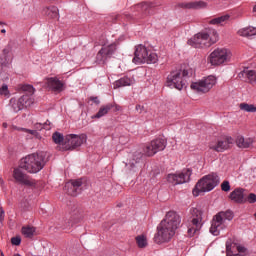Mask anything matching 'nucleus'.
<instances>
[{
  "mask_svg": "<svg viewBox=\"0 0 256 256\" xmlns=\"http://www.w3.org/2000/svg\"><path fill=\"white\" fill-rule=\"evenodd\" d=\"M115 51H117V42H114L109 45H104L101 48V50L98 52L96 59L100 63H105L107 61V59H109L111 57V55H113V53H115Z\"/></svg>",
  "mask_w": 256,
  "mask_h": 256,
  "instance_id": "f3484780",
  "label": "nucleus"
},
{
  "mask_svg": "<svg viewBox=\"0 0 256 256\" xmlns=\"http://www.w3.org/2000/svg\"><path fill=\"white\" fill-rule=\"evenodd\" d=\"M190 226L188 228V235L193 237L201 229V221H203V212L197 208H192L190 210Z\"/></svg>",
  "mask_w": 256,
  "mask_h": 256,
  "instance_id": "1a4fd4ad",
  "label": "nucleus"
},
{
  "mask_svg": "<svg viewBox=\"0 0 256 256\" xmlns=\"http://www.w3.org/2000/svg\"><path fill=\"white\" fill-rule=\"evenodd\" d=\"M10 129L12 131H23L24 133H29V135H33V137H36L37 139H39L41 137V136H39V132H37L36 130H29L26 128L17 127L15 125H11Z\"/></svg>",
  "mask_w": 256,
  "mask_h": 256,
  "instance_id": "cd10ccee",
  "label": "nucleus"
},
{
  "mask_svg": "<svg viewBox=\"0 0 256 256\" xmlns=\"http://www.w3.org/2000/svg\"><path fill=\"white\" fill-rule=\"evenodd\" d=\"M0 25H3V22H0Z\"/></svg>",
  "mask_w": 256,
  "mask_h": 256,
  "instance_id": "6e6d98bb",
  "label": "nucleus"
},
{
  "mask_svg": "<svg viewBox=\"0 0 256 256\" xmlns=\"http://www.w3.org/2000/svg\"><path fill=\"white\" fill-rule=\"evenodd\" d=\"M143 158V154L141 152H136L133 154V158L130 161V167H135V165H137V163L141 162V159Z\"/></svg>",
  "mask_w": 256,
  "mask_h": 256,
  "instance_id": "c9c22d12",
  "label": "nucleus"
},
{
  "mask_svg": "<svg viewBox=\"0 0 256 256\" xmlns=\"http://www.w3.org/2000/svg\"><path fill=\"white\" fill-rule=\"evenodd\" d=\"M217 83V78L215 76H208L198 82L191 84V89L197 91V93H209L213 86Z\"/></svg>",
  "mask_w": 256,
  "mask_h": 256,
  "instance_id": "9d476101",
  "label": "nucleus"
},
{
  "mask_svg": "<svg viewBox=\"0 0 256 256\" xmlns=\"http://www.w3.org/2000/svg\"><path fill=\"white\" fill-rule=\"evenodd\" d=\"M3 221H5V210L0 208V223H3Z\"/></svg>",
  "mask_w": 256,
  "mask_h": 256,
  "instance_id": "a18cd8bd",
  "label": "nucleus"
},
{
  "mask_svg": "<svg viewBox=\"0 0 256 256\" xmlns=\"http://www.w3.org/2000/svg\"><path fill=\"white\" fill-rule=\"evenodd\" d=\"M231 143H233V139L228 138L225 140L218 141L217 145H210V149H213V151H217V153H223V151L231 147Z\"/></svg>",
  "mask_w": 256,
  "mask_h": 256,
  "instance_id": "4be33fe9",
  "label": "nucleus"
},
{
  "mask_svg": "<svg viewBox=\"0 0 256 256\" xmlns=\"http://www.w3.org/2000/svg\"><path fill=\"white\" fill-rule=\"evenodd\" d=\"M67 227H71V224L64 226V229H67Z\"/></svg>",
  "mask_w": 256,
  "mask_h": 256,
  "instance_id": "8fccbe9b",
  "label": "nucleus"
},
{
  "mask_svg": "<svg viewBox=\"0 0 256 256\" xmlns=\"http://www.w3.org/2000/svg\"><path fill=\"white\" fill-rule=\"evenodd\" d=\"M47 159L45 152L29 154L20 161V169H24L27 173H39L45 167Z\"/></svg>",
  "mask_w": 256,
  "mask_h": 256,
  "instance_id": "f03ea898",
  "label": "nucleus"
},
{
  "mask_svg": "<svg viewBox=\"0 0 256 256\" xmlns=\"http://www.w3.org/2000/svg\"><path fill=\"white\" fill-rule=\"evenodd\" d=\"M46 85L47 87H49V89L55 91L56 93H61V91L65 89V83L55 77L48 78L46 81Z\"/></svg>",
  "mask_w": 256,
  "mask_h": 256,
  "instance_id": "6ab92c4d",
  "label": "nucleus"
},
{
  "mask_svg": "<svg viewBox=\"0 0 256 256\" xmlns=\"http://www.w3.org/2000/svg\"><path fill=\"white\" fill-rule=\"evenodd\" d=\"M9 53H11V50H9V48H5L3 50L2 57L0 58V62L2 65H5L9 63V61H11V55Z\"/></svg>",
  "mask_w": 256,
  "mask_h": 256,
  "instance_id": "473e14b6",
  "label": "nucleus"
},
{
  "mask_svg": "<svg viewBox=\"0 0 256 256\" xmlns=\"http://www.w3.org/2000/svg\"><path fill=\"white\" fill-rule=\"evenodd\" d=\"M255 27H246V28H242L238 31V35H240L241 37H251L255 34Z\"/></svg>",
  "mask_w": 256,
  "mask_h": 256,
  "instance_id": "c85d7f7f",
  "label": "nucleus"
},
{
  "mask_svg": "<svg viewBox=\"0 0 256 256\" xmlns=\"http://www.w3.org/2000/svg\"><path fill=\"white\" fill-rule=\"evenodd\" d=\"M33 105V100L29 95H23L19 99L12 98L10 100V107L13 109L14 113H19L25 107H31Z\"/></svg>",
  "mask_w": 256,
  "mask_h": 256,
  "instance_id": "ddd939ff",
  "label": "nucleus"
},
{
  "mask_svg": "<svg viewBox=\"0 0 256 256\" xmlns=\"http://www.w3.org/2000/svg\"><path fill=\"white\" fill-rule=\"evenodd\" d=\"M253 11H255V12H256V5L254 6Z\"/></svg>",
  "mask_w": 256,
  "mask_h": 256,
  "instance_id": "864d4df0",
  "label": "nucleus"
},
{
  "mask_svg": "<svg viewBox=\"0 0 256 256\" xmlns=\"http://www.w3.org/2000/svg\"><path fill=\"white\" fill-rule=\"evenodd\" d=\"M226 256H247V248L228 239L226 241Z\"/></svg>",
  "mask_w": 256,
  "mask_h": 256,
  "instance_id": "2eb2a0df",
  "label": "nucleus"
},
{
  "mask_svg": "<svg viewBox=\"0 0 256 256\" xmlns=\"http://www.w3.org/2000/svg\"><path fill=\"white\" fill-rule=\"evenodd\" d=\"M219 41L217 30H209V32H199L193 38L188 40V44L195 49H205L215 45Z\"/></svg>",
  "mask_w": 256,
  "mask_h": 256,
  "instance_id": "7ed1b4c3",
  "label": "nucleus"
},
{
  "mask_svg": "<svg viewBox=\"0 0 256 256\" xmlns=\"http://www.w3.org/2000/svg\"><path fill=\"white\" fill-rule=\"evenodd\" d=\"M230 199L234 203H245V190L243 188H236L230 193Z\"/></svg>",
  "mask_w": 256,
  "mask_h": 256,
  "instance_id": "5701e85b",
  "label": "nucleus"
},
{
  "mask_svg": "<svg viewBox=\"0 0 256 256\" xmlns=\"http://www.w3.org/2000/svg\"><path fill=\"white\" fill-rule=\"evenodd\" d=\"M239 108L241 111H246V113H256V107L253 104L241 103Z\"/></svg>",
  "mask_w": 256,
  "mask_h": 256,
  "instance_id": "72a5a7b5",
  "label": "nucleus"
},
{
  "mask_svg": "<svg viewBox=\"0 0 256 256\" xmlns=\"http://www.w3.org/2000/svg\"><path fill=\"white\" fill-rule=\"evenodd\" d=\"M22 91L29 93V95H33L35 93V88L29 84H25L22 86Z\"/></svg>",
  "mask_w": 256,
  "mask_h": 256,
  "instance_id": "58836bf2",
  "label": "nucleus"
},
{
  "mask_svg": "<svg viewBox=\"0 0 256 256\" xmlns=\"http://www.w3.org/2000/svg\"><path fill=\"white\" fill-rule=\"evenodd\" d=\"M222 191H225V193H228V191H231V185L229 184V181H224L221 184Z\"/></svg>",
  "mask_w": 256,
  "mask_h": 256,
  "instance_id": "ea45409f",
  "label": "nucleus"
},
{
  "mask_svg": "<svg viewBox=\"0 0 256 256\" xmlns=\"http://www.w3.org/2000/svg\"><path fill=\"white\" fill-rule=\"evenodd\" d=\"M1 256H5V254H3V252H1Z\"/></svg>",
  "mask_w": 256,
  "mask_h": 256,
  "instance_id": "5fc2aeb1",
  "label": "nucleus"
},
{
  "mask_svg": "<svg viewBox=\"0 0 256 256\" xmlns=\"http://www.w3.org/2000/svg\"><path fill=\"white\" fill-rule=\"evenodd\" d=\"M233 219V212L227 210L226 212H219L213 217L210 227V233L214 236L220 235L221 231L227 229L229 221Z\"/></svg>",
  "mask_w": 256,
  "mask_h": 256,
  "instance_id": "20e7f679",
  "label": "nucleus"
},
{
  "mask_svg": "<svg viewBox=\"0 0 256 256\" xmlns=\"http://www.w3.org/2000/svg\"><path fill=\"white\" fill-rule=\"evenodd\" d=\"M181 225V216L175 211L167 212L165 218L157 227V233L154 236L155 243H165L171 241L175 236V231Z\"/></svg>",
  "mask_w": 256,
  "mask_h": 256,
  "instance_id": "f257e3e1",
  "label": "nucleus"
},
{
  "mask_svg": "<svg viewBox=\"0 0 256 256\" xmlns=\"http://www.w3.org/2000/svg\"><path fill=\"white\" fill-rule=\"evenodd\" d=\"M136 243L140 249H145L147 247V238L143 235L136 237Z\"/></svg>",
  "mask_w": 256,
  "mask_h": 256,
  "instance_id": "e433bc0d",
  "label": "nucleus"
},
{
  "mask_svg": "<svg viewBox=\"0 0 256 256\" xmlns=\"http://www.w3.org/2000/svg\"><path fill=\"white\" fill-rule=\"evenodd\" d=\"M45 15L50 17L51 19H58L59 18V8L55 6H50L44 10Z\"/></svg>",
  "mask_w": 256,
  "mask_h": 256,
  "instance_id": "bb28decb",
  "label": "nucleus"
},
{
  "mask_svg": "<svg viewBox=\"0 0 256 256\" xmlns=\"http://www.w3.org/2000/svg\"><path fill=\"white\" fill-rule=\"evenodd\" d=\"M131 85H133V80H131L129 77L120 78L113 83L114 89H120V87H129Z\"/></svg>",
  "mask_w": 256,
  "mask_h": 256,
  "instance_id": "393cba45",
  "label": "nucleus"
},
{
  "mask_svg": "<svg viewBox=\"0 0 256 256\" xmlns=\"http://www.w3.org/2000/svg\"><path fill=\"white\" fill-rule=\"evenodd\" d=\"M113 107V104H106L104 106H101L99 111L92 117V119H101V117H105L109 111H111V108Z\"/></svg>",
  "mask_w": 256,
  "mask_h": 256,
  "instance_id": "a878e982",
  "label": "nucleus"
},
{
  "mask_svg": "<svg viewBox=\"0 0 256 256\" xmlns=\"http://www.w3.org/2000/svg\"><path fill=\"white\" fill-rule=\"evenodd\" d=\"M20 208L22 209V211H29V201L23 200L20 203Z\"/></svg>",
  "mask_w": 256,
  "mask_h": 256,
  "instance_id": "79ce46f5",
  "label": "nucleus"
},
{
  "mask_svg": "<svg viewBox=\"0 0 256 256\" xmlns=\"http://www.w3.org/2000/svg\"><path fill=\"white\" fill-rule=\"evenodd\" d=\"M35 129H45L46 131H49L51 129V122L46 121L45 123H36Z\"/></svg>",
  "mask_w": 256,
  "mask_h": 256,
  "instance_id": "4c0bfd02",
  "label": "nucleus"
},
{
  "mask_svg": "<svg viewBox=\"0 0 256 256\" xmlns=\"http://www.w3.org/2000/svg\"><path fill=\"white\" fill-rule=\"evenodd\" d=\"M254 29H255V34H256V27H254Z\"/></svg>",
  "mask_w": 256,
  "mask_h": 256,
  "instance_id": "4d7b16f0",
  "label": "nucleus"
},
{
  "mask_svg": "<svg viewBox=\"0 0 256 256\" xmlns=\"http://www.w3.org/2000/svg\"><path fill=\"white\" fill-rule=\"evenodd\" d=\"M11 243H12V245H16V246L21 245V237H19V236L12 237Z\"/></svg>",
  "mask_w": 256,
  "mask_h": 256,
  "instance_id": "37998d69",
  "label": "nucleus"
},
{
  "mask_svg": "<svg viewBox=\"0 0 256 256\" xmlns=\"http://www.w3.org/2000/svg\"><path fill=\"white\" fill-rule=\"evenodd\" d=\"M159 57L155 52H149L147 47L143 45L136 46V50L134 52L133 63H157Z\"/></svg>",
  "mask_w": 256,
  "mask_h": 256,
  "instance_id": "423d86ee",
  "label": "nucleus"
},
{
  "mask_svg": "<svg viewBox=\"0 0 256 256\" xmlns=\"http://www.w3.org/2000/svg\"><path fill=\"white\" fill-rule=\"evenodd\" d=\"M239 79L255 85L256 83V72L255 70L244 69L238 74Z\"/></svg>",
  "mask_w": 256,
  "mask_h": 256,
  "instance_id": "aec40b11",
  "label": "nucleus"
},
{
  "mask_svg": "<svg viewBox=\"0 0 256 256\" xmlns=\"http://www.w3.org/2000/svg\"><path fill=\"white\" fill-rule=\"evenodd\" d=\"M1 33H7V31L5 29H2Z\"/></svg>",
  "mask_w": 256,
  "mask_h": 256,
  "instance_id": "3c124183",
  "label": "nucleus"
},
{
  "mask_svg": "<svg viewBox=\"0 0 256 256\" xmlns=\"http://www.w3.org/2000/svg\"><path fill=\"white\" fill-rule=\"evenodd\" d=\"M191 179V169L183 170L182 172L168 174L167 181L172 185H183V183H187Z\"/></svg>",
  "mask_w": 256,
  "mask_h": 256,
  "instance_id": "f8f14e48",
  "label": "nucleus"
},
{
  "mask_svg": "<svg viewBox=\"0 0 256 256\" xmlns=\"http://www.w3.org/2000/svg\"><path fill=\"white\" fill-rule=\"evenodd\" d=\"M52 139L54 143H56V145H61V147H63V143H65V137H63V134L59 132H55L52 135Z\"/></svg>",
  "mask_w": 256,
  "mask_h": 256,
  "instance_id": "f704fd0d",
  "label": "nucleus"
},
{
  "mask_svg": "<svg viewBox=\"0 0 256 256\" xmlns=\"http://www.w3.org/2000/svg\"><path fill=\"white\" fill-rule=\"evenodd\" d=\"M180 9H205L207 7V2L195 1V2H181L178 3Z\"/></svg>",
  "mask_w": 256,
  "mask_h": 256,
  "instance_id": "412c9836",
  "label": "nucleus"
},
{
  "mask_svg": "<svg viewBox=\"0 0 256 256\" xmlns=\"http://www.w3.org/2000/svg\"><path fill=\"white\" fill-rule=\"evenodd\" d=\"M0 95H4L5 97H7V95H9V87L6 84H4L0 88Z\"/></svg>",
  "mask_w": 256,
  "mask_h": 256,
  "instance_id": "a19ab883",
  "label": "nucleus"
},
{
  "mask_svg": "<svg viewBox=\"0 0 256 256\" xmlns=\"http://www.w3.org/2000/svg\"><path fill=\"white\" fill-rule=\"evenodd\" d=\"M13 256H21V254L17 253V254H14Z\"/></svg>",
  "mask_w": 256,
  "mask_h": 256,
  "instance_id": "603ef678",
  "label": "nucleus"
},
{
  "mask_svg": "<svg viewBox=\"0 0 256 256\" xmlns=\"http://www.w3.org/2000/svg\"><path fill=\"white\" fill-rule=\"evenodd\" d=\"M83 187H85V181L83 179L72 180L65 184V191H67L68 195L75 197L83 191Z\"/></svg>",
  "mask_w": 256,
  "mask_h": 256,
  "instance_id": "a211bd4d",
  "label": "nucleus"
},
{
  "mask_svg": "<svg viewBox=\"0 0 256 256\" xmlns=\"http://www.w3.org/2000/svg\"><path fill=\"white\" fill-rule=\"evenodd\" d=\"M248 203H256V194L250 193L247 197Z\"/></svg>",
  "mask_w": 256,
  "mask_h": 256,
  "instance_id": "c03bdc74",
  "label": "nucleus"
},
{
  "mask_svg": "<svg viewBox=\"0 0 256 256\" xmlns=\"http://www.w3.org/2000/svg\"><path fill=\"white\" fill-rule=\"evenodd\" d=\"M228 60L229 52L227 49H216L209 56L211 65H223Z\"/></svg>",
  "mask_w": 256,
  "mask_h": 256,
  "instance_id": "dca6fc26",
  "label": "nucleus"
},
{
  "mask_svg": "<svg viewBox=\"0 0 256 256\" xmlns=\"http://www.w3.org/2000/svg\"><path fill=\"white\" fill-rule=\"evenodd\" d=\"M2 127H3L4 129H7V127H9V124H7V122H4V123L2 124Z\"/></svg>",
  "mask_w": 256,
  "mask_h": 256,
  "instance_id": "09e8293b",
  "label": "nucleus"
},
{
  "mask_svg": "<svg viewBox=\"0 0 256 256\" xmlns=\"http://www.w3.org/2000/svg\"><path fill=\"white\" fill-rule=\"evenodd\" d=\"M225 21H229V15H223L210 20V25H223Z\"/></svg>",
  "mask_w": 256,
  "mask_h": 256,
  "instance_id": "2f4dec72",
  "label": "nucleus"
},
{
  "mask_svg": "<svg viewBox=\"0 0 256 256\" xmlns=\"http://www.w3.org/2000/svg\"><path fill=\"white\" fill-rule=\"evenodd\" d=\"M165 147H167V140L163 138H157L152 140L145 148L144 154L147 157H153V155H157L159 151H164Z\"/></svg>",
  "mask_w": 256,
  "mask_h": 256,
  "instance_id": "9b49d317",
  "label": "nucleus"
},
{
  "mask_svg": "<svg viewBox=\"0 0 256 256\" xmlns=\"http://www.w3.org/2000/svg\"><path fill=\"white\" fill-rule=\"evenodd\" d=\"M237 147L240 149H249L253 145V138H244L243 136H238L236 139Z\"/></svg>",
  "mask_w": 256,
  "mask_h": 256,
  "instance_id": "b1692460",
  "label": "nucleus"
},
{
  "mask_svg": "<svg viewBox=\"0 0 256 256\" xmlns=\"http://www.w3.org/2000/svg\"><path fill=\"white\" fill-rule=\"evenodd\" d=\"M136 111H138V113H143V111H145V106H142L141 104H137Z\"/></svg>",
  "mask_w": 256,
  "mask_h": 256,
  "instance_id": "49530a36",
  "label": "nucleus"
},
{
  "mask_svg": "<svg viewBox=\"0 0 256 256\" xmlns=\"http://www.w3.org/2000/svg\"><path fill=\"white\" fill-rule=\"evenodd\" d=\"M189 75V71L187 70H174L172 71L166 80V87H170V89H178L181 91L183 87H185V80L183 77H187Z\"/></svg>",
  "mask_w": 256,
  "mask_h": 256,
  "instance_id": "0eeeda50",
  "label": "nucleus"
},
{
  "mask_svg": "<svg viewBox=\"0 0 256 256\" xmlns=\"http://www.w3.org/2000/svg\"><path fill=\"white\" fill-rule=\"evenodd\" d=\"M85 141H87V135L70 134L64 137L63 147H60L62 151H73L77 147H81Z\"/></svg>",
  "mask_w": 256,
  "mask_h": 256,
  "instance_id": "6e6552de",
  "label": "nucleus"
},
{
  "mask_svg": "<svg viewBox=\"0 0 256 256\" xmlns=\"http://www.w3.org/2000/svg\"><path fill=\"white\" fill-rule=\"evenodd\" d=\"M219 185V176L217 174H210L204 176L200 179L195 189L193 190V195H199V193H207L209 191H213L215 187Z\"/></svg>",
  "mask_w": 256,
  "mask_h": 256,
  "instance_id": "39448f33",
  "label": "nucleus"
},
{
  "mask_svg": "<svg viewBox=\"0 0 256 256\" xmlns=\"http://www.w3.org/2000/svg\"><path fill=\"white\" fill-rule=\"evenodd\" d=\"M90 101H93V103H95L96 105H99L100 103L99 98L97 97H90Z\"/></svg>",
  "mask_w": 256,
  "mask_h": 256,
  "instance_id": "de8ad7c7",
  "label": "nucleus"
},
{
  "mask_svg": "<svg viewBox=\"0 0 256 256\" xmlns=\"http://www.w3.org/2000/svg\"><path fill=\"white\" fill-rule=\"evenodd\" d=\"M21 169L22 168H15L13 171V178L16 183H19V185H25V187H35V180Z\"/></svg>",
  "mask_w": 256,
  "mask_h": 256,
  "instance_id": "4468645a",
  "label": "nucleus"
},
{
  "mask_svg": "<svg viewBox=\"0 0 256 256\" xmlns=\"http://www.w3.org/2000/svg\"><path fill=\"white\" fill-rule=\"evenodd\" d=\"M36 228L33 226H24L22 227V235L26 237L27 239H32V237L35 235Z\"/></svg>",
  "mask_w": 256,
  "mask_h": 256,
  "instance_id": "c756f323",
  "label": "nucleus"
},
{
  "mask_svg": "<svg viewBox=\"0 0 256 256\" xmlns=\"http://www.w3.org/2000/svg\"><path fill=\"white\" fill-rule=\"evenodd\" d=\"M150 8H151V4H149L147 2L138 4L136 6L137 11H140L141 13H143V15H149Z\"/></svg>",
  "mask_w": 256,
  "mask_h": 256,
  "instance_id": "7c9ffc66",
  "label": "nucleus"
}]
</instances>
